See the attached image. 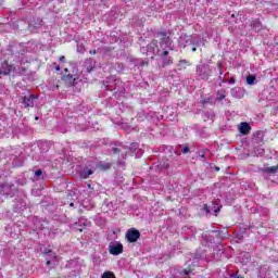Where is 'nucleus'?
Masks as SVG:
<instances>
[{"mask_svg":"<svg viewBox=\"0 0 278 278\" xmlns=\"http://www.w3.org/2000/svg\"><path fill=\"white\" fill-rule=\"evenodd\" d=\"M157 38H160V46L157 41L154 40L148 46V51L153 53V55H160V58H166L168 55V51L173 49V40H170V36L168 33L161 31L157 33Z\"/></svg>","mask_w":278,"mask_h":278,"instance_id":"f257e3e1","label":"nucleus"},{"mask_svg":"<svg viewBox=\"0 0 278 278\" xmlns=\"http://www.w3.org/2000/svg\"><path fill=\"white\" fill-rule=\"evenodd\" d=\"M214 70L207 63H201L195 67V78L199 81H207L212 77Z\"/></svg>","mask_w":278,"mask_h":278,"instance_id":"f03ea898","label":"nucleus"},{"mask_svg":"<svg viewBox=\"0 0 278 278\" xmlns=\"http://www.w3.org/2000/svg\"><path fill=\"white\" fill-rule=\"evenodd\" d=\"M18 192V188L14 185V182L4 181L0 182V195L1 197H14Z\"/></svg>","mask_w":278,"mask_h":278,"instance_id":"7ed1b4c3","label":"nucleus"},{"mask_svg":"<svg viewBox=\"0 0 278 278\" xmlns=\"http://www.w3.org/2000/svg\"><path fill=\"white\" fill-rule=\"evenodd\" d=\"M38 100V96L28 93L22 100L24 108H34L36 101Z\"/></svg>","mask_w":278,"mask_h":278,"instance_id":"20e7f679","label":"nucleus"},{"mask_svg":"<svg viewBox=\"0 0 278 278\" xmlns=\"http://www.w3.org/2000/svg\"><path fill=\"white\" fill-rule=\"evenodd\" d=\"M109 253L111 255H121V253H123V244L121 242H111Z\"/></svg>","mask_w":278,"mask_h":278,"instance_id":"39448f33","label":"nucleus"},{"mask_svg":"<svg viewBox=\"0 0 278 278\" xmlns=\"http://www.w3.org/2000/svg\"><path fill=\"white\" fill-rule=\"evenodd\" d=\"M140 238V231L138 229L131 228L126 232V239L128 242H138Z\"/></svg>","mask_w":278,"mask_h":278,"instance_id":"423d86ee","label":"nucleus"},{"mask_svg":"<svg viewBox=\"0 0 278 278\" xmlns=\"http://www.w3.org/2000/svg\"><path fill=\"white\" fill-rule=\"evenodd\" d=\"M178 45L182 49H186V47H190V45H192V36L181 35L178 39Z\"/></svg>","mask_w":278,"mask_h":278,"instance_id":"0eeeda50","label":"nucleus"},{"mask_svg":"<svg viewBox=\"0 0 278 278\" xmlns=\"http://www.w3.org/2000/svg\"><path fill=\"white\" fill-rule=\"evenodd\" d=\"M238 129L243 136H249V134H251V125L247 122L240 123Z\"/></svg>","mask_w":278,"mask_h":278,"instance_id":"6e6552de","label":"nucleus"},{"mask_svg":"<svg viewBox=\"0 0 278 278\" xmlns=\"http://www.w3.org/2000/svg\"><path fill=\"white\" fill-rule=\"evenodd\" d=\"M191 45L192 47H205V40L199 37H191Z\"/></svg>","mask_w":278,"mask_h":278,"instance_id":"1a4fd4ad","label":"nucleus"},{"mask_svg":"<svg viewBox=\"0 0 278 278\" xmlns=\"http://www.w3.org/2000/svg\"><path fill=\"white\" fill-rule=\"evenodd\" d=\"M10 73H12V67L8 65V63H3L0 70V75L5 76V75H10Z\"/></svg>","mask_w":278,"mask_h":278,"instance_id":"9d476101","label":"nucleus"},{"mask_svg":"<svg viewBox=\"0 0 278 278\" xmlns=\"http://www.w3.org/2000/svg\"><path fill=\"white\" fill-rule=\"evenodd\" d=\"M262 173H267L268 175H275L278 173V165L277 166H271V167H265L261 169Z\"/></svg>","mask_w":278,"mask_h":278,"instance_id":"9b49d317","label":"nucleus"},{"mask_svg":"<svg viewBox=\"0 0 278 278\" xmlns=\"http://www.w3.org/2000/svg\"><path fill=\"white\" fill-rule=\"evenodd\" d=\"M231 97H235V99H241L242 97V89L240 88H232L230 91Z\"/></svg>","mask_w":278,"mask_h":278,"instance_id":"f8f14e48","label":"nucleus"},{"mask_svg":"<svg viewBox=\"0 0 278 278\" xmlns=\"http://www.w3.org/2000/svg\"><path fill=\"white\" fill-rule=\"evenodd\" d=\"M94 172H92V169H88V168H85L83 169V172L80 173V177L83 179H88V177H90V175H92Z\"/></svg>","mask_w":278,"mask_h":278,"instance_id":"ddd939ff","label":"nucleus"},{"mask_svg":"<svg viewBox=\"0 0 278 278\" xmlns=\"http://www.w3.org/2000/svg\"><path fill=\"white\" fill-rule=\"evenodd\" d=\"M225 97H227V91L219 90V91H217L216 101H223V99H225Z\"/></svg>","mask_w":278,"mask_h":278,"instance_id":"4468645a","label":"nucleus"},{"mask_svg":"<svg viewBox=\"0 0 278 278\" xmlns=\"http://www.w3.org/2000/svg\"><path fill=\"white\" fill-rule=\"evenodd\" d=\"M249 262H251V254L244 253L243 258H241V264H243V266H247Z\"/></svg>","mask_w":278,"mask_h":278,"instance_id":"2eb2a0df","label":"nucleus"},{"mask_svg":"<svg viewBox=\"0 0 278 278\" xmlns=\"http://www.w3.org/2000/svg\"><path fill=\"white\" fill-rule=\"evenodd\" d=\"M64 81H68L71 84V86H73V84H75V77L73 75H65L63 76Z\"/></svg>","mask_w":278,"mask_h":278,"instance_id":"dca6fc26","label":"nucleus"},{"mask_svg":"<svg viewBox=\"0 0 278 278\" xmlns=\"http://www.w3.org/2000/svg\"><path fill=\"white\" fill-rule=\"evenodd\" d=\"M255 79H256L255 76L249 75V76L247 77V85H248V86H254Z\"/></svg>","mask_w":278,"mask_h":278,"instance_id":"f3484780","label":"nucleus"},{"mask_svg":"<svg viewBox=\"0 0 278 278\" xmlns=\"http://www.w3.org/2000/svg\"><path fill=\"white\" fill-rule=\"evenodd\" d=\"M35 179L38 181L39 179H45V176L42 175V169H37L35 172Z\"/></svg>","mask_w":278,"mask_h":278,"instance_id":"a211bd4d","label":"nucleus"},{"mask_svg":"<svg viewBox=\"0 0 278 278\" xmlns=\"http://www.w3.org/2000/svg\"><path fill=\"white\" fill-rule=\"evenodd\" d=\"M90 222H88V219L86 218H80L77 223V225H79V227H88Z\"/></svg>","mask_w":278,"mask_h":278,"instance_id":"6ab92c4d","label":"nucleus"},{"mask_svg":"<svg viewBox=\"0 0 278 278\" xmlns=\"http://www.w3.org/2000/svg\"><path fill=\"white\" fill-rule=\"evenodd\" d=\"M207 151H210V150H207V149L199 150L197 152L198 157H201L202 160H205V153H207Z\"/></svg>","mask_w":278,"mask_h":278,"instance_id":"aec40b11","label":"nucleus"},{"mask_svg":"<svg viewBox=\"0 0 278 278\" xmlns=\"http://www.w3.org/2000/svg\"><path fill=\"white\" fill-rule=\"evenodd\" d=\"M13 166L15 167L23 166V160L18 157L13 159Z\"/></svg>","mask_w":278,"mask_h":278,"instance_id":"412c9836","label":"nucleus"},{"mask_svg":"<svg viewBox=\"0 0 278 278\" xmlns=\"http://www.w3.org/2000/svg\"><path fill=\"white\" fill-rule=\"evenodd\" d=\"M188 64H190V62H188V61H186V60H180V61L178 62V66H179L180 68H186V66H188Z\"/></svg>","mask_w":278,"mask_h":278,"instance_id":"4be33fe9","label":"nucleus"},{"mask_svg":"<svg viewBox=\"0 0 278 278\" xmlns=\"http://www.w3.org/2000/svg\"><path fill=\"white\" fill-rule=\"evenodd\" d=\"M173 64V59H163V66H170Z\"/></svg>","mask_w":278,"mask_h":278,"instance_id":"5701e85b","label":"nucleus"},{"mask_svg":"<svg viewBox=\"0 0 278 278\" xmlns=\"http://www.w3.org/2000/svg\"><path fill=\"white\" fill-rule=\"evenodd\" d=\"M253 27H254L255 31H260L262 29V23L254 22Z\"/></svg>","mask_w":278,"mask_h":278,"instance_id":"b1692460","label":"nucleus"},{"mask_svg":"<svg viewBox=\"0 0 278 278\" xmlns=\"http://www.w3.org/2000/svg\"><path fill=\"white\" fill-rule=\"evenodd\" d=\"M116 66H117V73H123L125 71V65L124 64L117 63Z\"/></svg>","mask_w":278,"mask_h":278,"instance_id":"393cba45","label":"nucleus"},{"mask_svg":"<svg viewBox=\"0 0 278 278\" xmlns=\"http://www.w3.org/2000/svg\"><path fill=\"white\" fill-rule=\"evenodd\" d=\"M102 278H114V276L112 275V273L105 271V273L102 275Z\"/></svg>","mask_w":278,"mask_h":278,"instance_id":"a878e982","label":"nucleus"},{"mask_svg":"<svg viewBox=\"0 0 278 278\" xmlns=\"http://www.w3.org/2000/svg\"><path fill=\"white\" fill-rule=\"evenodd\" d=\"M217 68L219 71V75H223V63L222 62L217 63Z\"/></svg>","mask_w":278,"mask_h":278,"instance_id":"bb28decb","label":"nucleus"},{"mask_svg":"<svg viewBox=\"0 0 278 278\" xmlns=\"http://www.w3.org/2000/svg\"><path fill=\"white\" fill-rule=\"evenodd\" d=\"M48 255L52 258V260H56L58 256L52 252V251H49L48 252Z\"/></svg>","mask_w":278,"mask_h":278,"instance_id":"cd10ccee","label":"nucleus"},{"mask_svg":"<svg viewBox=\"0 0 278 278\" xmlns=\"http://www.w3.org/2000/svg\"><path fill=\"white\" fill-rule=\"evenodd\" d=\"M182 153H190V148L187 147V146H185V147L182 148Z\"/></svg>","mask_w":278,"mask_h":278,"instance_id":"c85d7f7f","label":"nucleus"},{"mask_svg":"<svg viewBox=\"0 0 278 278\" xmlns=\"http://www.w3.org/2000/svg\"><path fill=\"white\" fill-rule=\"evenodd\" d=\"M218 78L222 81V84H227V79H225V77H223V75L219 74Z\"/></svg>","mask_w":278,"mask_h":278,"instance_id":"c756f323","label":"nucleus"},{"mask_svg":"<svg viewBox=\"0 0 278 278\" xmlns=\"http://www.w3.org/2000/svg\"><path fill=\"white\" fill-rule=\"evenodd\" d=\"M228 84H230V85L236 84V78L231 77V78L228 80Z\"/></svg>","mask_w":278,"mask_h":278,"instance_id":"7c9ffc66","label":"nucleus"},{"mask_svg":"<svg viewBox=\"0 0 278 278\" xmlns=\"http://www.w3.org/2000/svg\"><path fill=\"white\" fill-rule=\"evenodd\" d=\"M112 151H113V153H118L119 151H121V149H118V148H112Z\"/></svg>","mask_w":278,"mask_h":278,"instance_id":"2f4dec72","label":"nucleus"},{"mask_svg":"<svg viewBox=\"0 0 278 278\" xmlns=\"http://www.w3.org/2000/svg\"><path fill=\"white\" fill-rule=\"evenodd\" d=\"M89 53L90 55H97V50H90Z\"/></svg>","mask_w":278,"mask_h":278,"instance_id":"473e14b6","label":"nucleus"},{"mask_svg":"<svg viewBox=\"0 0 278 278\" xmlns=\"http://www.w3.org/2000/svg\"><path fill=\"white\" fill-rule=\"evenodd\" d=\"M218 212H220V208H219V207L214 206V213H215V214H218Z\"/></svg>","mask_w":278,"mask_h":278,"instance_id":"72a5a7b5","label":"nucleus"},{"mask_svg":"<svg viewBox=\"0 0 278 278\" xmlns=\"http://www.w3.org/2000/svg\"><path fill=\"white\" fill-rule=\"evenodd\" d=\"M60 62H64L65 58L64 56H60Z\"/></svg>","mask_w":278,"mask_h":278,"instance_id":"f704fd0d","label":"nucleus"},{"mask_svg":"<svg viewBox=\"0 0 278 278\" xmlns=\"http://www.w3.org/2000/svg\"><path fill=\"white\" fill-rule=\"evenodd\" d=\"M184 275H190L189 270H184Z\"/></svg>","mask_w":278,"mask_h":278,"instance_id":"c9c22d12","label":"nucleus"},{"mask_svg":"<svg viewBox=\"0 0 278 278\" xmlns=\"http://www.w3.org/2000/svg\"><path fill=\"white\" fill-rule=\"evenodd\" d=\"M191 51H197V46H193V48L191 49Z\"/></svg>","mask_w":278,"mask_h":278,"instance_id":"e433bc0d","label":"nucleus"},{"mask_svg":"<svg viewBox=\"0 0 278 278\" xmlns=\"http://www.w3.org/2000/svg\"><path fill=\"white\" fill-rule=\"evenodd\" d=\"M55 71L60 72V65L55 66Z\"/></svg>","mask_w":278,"mask_h":278,"instance_id":"4c0bfd02","label":"nucleus"},{"mask_svg":"<svg viewBox=\"0 0 278 278\" xmlns=\"http://www.w3.org/2000/svg\"><path fill=\"white\" fill-rule=\"evenodd\" d=\"M47 266H51V261H47Z\"/></svg>","mask_w":278,"mask_h":278,"instance_id":"58836bf2","label":"nucleus"},{"mask_svg":"<svg viewBox=\"0 0 278 278\" xmlns=\"http://www.w3.org/2000/svg\"><path fill=\"white\" fill-rule=\"evenodd\" d=\"M205 210H206V212H207V213H210V212H211V211L207 208V206H205Z\"/></svg>","mask_w":278,"mask_h":278,"instance_id":"ea45409f","label":"nucleus"},{"mask_svg":"<svg viewBox=\"0 0 278 278\" xmlns=\"http://www.w3.org/2000/svg\"><path fill=\"white\" fill-rule=\"evenodd\" d=\"M106 90H112V89L110 88V86H106Z\"/></svg>","mask_w":278,"mask_h":278,"instance_id":"a19ab883","label":"nucleus"},{"mask_svg":"<svg viewBox=\"0 0 278 278\" xmlns=\"http://www.w3.org/2000/svg\"><path fill=\"white\" fill-rule=\"evenodd\" d=\"M78 231H84V228H78Z\"/></svg>","mask_w":278,"mask_h":278,"instance_id":"79ce46f5","label":"nucleus"},{"mask_svg":"<svg viewBox=\"0 0 278 278\" xmlns=\"http://www.w3.org/2000/svg\"><path fill=\"white\" fill-rule=\"evenodd\" d=\"M215 170H220V167H216Z\"/></svg>","mask_w":278,"mask_h":278,"instance_id":"37998d69","label":"nucleus"},{"mask_svg":"<svg viewBox=\"0 0 278 278\" xmlns=\"http://www.w3.org/2000/svg\"><path fill=\"white\" fill-rule=\"evenodd\" d=\"M70 205H71V207H73V205H75V204L72 202V203H70Z\"/></svg>","mask_w":278,"mask_h":278,"instance_id":"c03bdc74","label":"nucleus"},{"mask_svg":"<svg viewBox=\"0 0 278 278\" xmlns=\"http://www.w3.org/2000/svg\"><path fill=\"white\" fill-rule=\"evenodd\" d=\"M132 147H137V144H136V143H132Z\"/></svg>","mask_w":278,"mask_h":278,"instance_id":"a18cd8bd","label":"nucleus"},{"mask_svg":"<svg viewBox=\"0 0 278 278\" xmlns=\"http://www.w3.org/2000/svg\"><path fill=\"white\" fill-rule=\"evenodd\" d=\"M89 71V73L92 71V68H90V70H88Z\"/></svg>","mask_w":278,"mask_h":278,"instance_id":"49530a36","label":"nucleus"}]
</instances>
